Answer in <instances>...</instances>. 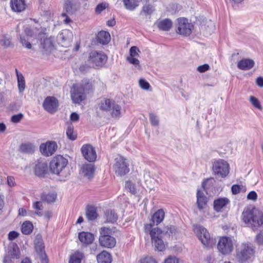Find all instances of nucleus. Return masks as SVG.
<instances>
[{"label": "nucleus", "mask_w": 263, "mask_h": 263, "mask_svg": "<svg viewBox=\"0 0 263 263\" xmlns=\"http://www.w3.org/2000/svg\"><path fill=\"white\" fill-rule=\"evenodd\" d=\"M24 32L27 36L37 37L38 39H40V36L45 35V34L43 33L37 27H26L24 30Z\"/></svg>", "instance_id": "nucleus-21"}, {"label": "nucleus", "mask_w": 263, "mask_h": 263, "mask_svg": "<svg viewBox=\"0 0 263 263\" xmlns=\"http://www.w3.org/2000/svg\"><path fill=\"white\" fill-rule=\"evenodd\" d=\"M217 249L223 255L231 253L233 250V244L232 239L229 237H222L218 241Z\"/></svg>", "instance_id": "nucleus-10"}, {"label": "nucleus", "mask_w": 263, "mask_h": 263, "mask_svg": "<svg viewBox=\"0 0 263 263\" xmlns=\"http://www.w3.org/2000/svg\"><path fill=\"white\" fill-rule=\"evenodd\" d=\"M18 87L20 92L24 91L25 89V81L22 74L18 76Z\"/></svg>", "instance_id": "nucleus-44"}, {"label": "nucleus", "mask_w": 263, "mask_h": 263, "mask_svg": "<svg viewBox=\"0 0 263 263\" xmlns=\"http://www.w3.org/2000/svg\"><path fill=\"white\" fill-rule=\"evenodd\" d=\"M241 187L239 185L234 184L231 187V191L233 194H237L240 193Z\"/></svg>", "instance_id": "nucleus-56"}, {"label": "nucleus", "mask_w": 263, "mask_h": 263, "mask_svg": "<svg viewBox=\"0 0 263 263\" xmlns=\"http://www.w3.org/2000/svg\"><path fill=\"white\" fill-rule=\"evenodd\" d=\"M139 84L140 87L144 90H148L150 87L149 83L144 79H140Z\"/></svg>", "instance_id": "nucleus-51"}, {"label": "nucleus", "mask_w": 263, "mask_h": 263, "mask_svg": "<svg viewBox=\"0 0 263 263\" xmlns=\"http://www.w3.org/2000/svg\"><path fill=\"white\" fill-rule=\"evenodd\" d=\"M105 218L107 222L114 223L118 219V215L114 210H108L105 213Z\"/></svg>", "instance_id": "nucleus-36"}, {"label": "nucleus", "mask_w": 263, "mask_h": 263, "mask_svg": "<svg viewBox=\"0 0 263 263\" xmlns=\"http://www.w3.org/2000/svg\"><path fill=\"white\" fill-rule=\"evenodd\" d=\"M95 167L92 164H84L82 168V173L84 176L88 178H90L93 177Z\"/></svg>", "instance_id": "nucleus-27"}, {"label": "nucleus", "mask_w": 263, "mask_h": 263, "mask_svg": "<svg viewBox=\"0 0 263 263\" xmlns=\"http://www.w3.org/2000/svg\"><path fill=\"white\" fill-rule=\"evenodd\" d=\"M152 243L153 247L155 248V250L158 251H163L165 249V245L162 239V238L152 239Z\"/></svg>", "instance_id": "nucleus-35"}, {"label": "nucleus", "mask_w": 263, "mask_h": 263, "mask_svg": "<svg viewBox=\"0 0 263 263\" xmlns=\"http://www.w3.org/2000/svg\"><path fill=\"white\" fill-rule=\"evenodd\" d=\"M165 216V213L163 209H159L156 211L153 215L151 219V222L152 226L154 224L158 225L161 223L164 219Z\"/></svg>", "instance_id": "nucleus-26"}, {"label": "nucleus", "mask_w": 263, "mask_h": 263, "mask_svg": "<svg viewBox=\"0 0 263 263\" xmlns=\"http://www.w3.org/2000/svg\"><path fill=\"white\" fill-rule=\"evenodd\" d=\"M152 223L146 224L144 226L145 231L146 233H149L151 237V240L160 238H161L163 234V231L158 227L152 229Z\"/></svg>", "instance_id": "nucleus-18"}, {"label": "nucleus", "mask_w": 263, "mask_h": 263, "mask_svg": "<svg viewBox=\"0 0 263 263\" xmlns=\"http://www.w3.org/2000/svg\"><path fill=\"white\" fill-rule=\"evenodd\" d=\"M112 231L107 227H102L100 230L99 243L102 247L112 248L116 244L115 238L111 236Z\"/></svg>", "instance_id": "nucleus-2"}, {"label": "nucleus", "mask_w": 263, "mask_h": 263, "mask_svg": "<svg viewBox=\"0 0 263 263\" xmlns=\"http://www.w3.org/2000/svg\"><path fill=\"white\" fill-rule=\"evenodd\" d=\"M70 118L71 121L77 122L79 120V115L77 113L74 112L71 113Z\"/></svg>", "instance_id": "nucleus-61"}, {"label": "nucleus", "mask_w": 263, "mask_h": 263, "mask_svg": "<svg viewBox=\"0 0 263 263\" xmlns=\"http://www.w3.org/2000/svg\"><path fill=\"white\" fill-rule=\"evenodd\" d=\"M41 206H42V203H41V202L40 201H36L34 203L33 205V207L34 209H36V210H41Z\"/></svg>", "instance_id": "nucleus-64"}, {"label": "nucleus", "mask_w": 263, "mask_h": 263, "mask_svg": "<svg viewBox=\"0 0 263 263\" xmlns=\"http://www.w3.org/2000/svg\"><path fill=\"white\" fill-rule=\"evenodd\" d=\"M163 234L168 235L169 237L175 235L177 230L175 226L170 225L165 227L163 230Z\"/></svg>", "instance_id": "nucleus-41"}, {"label": "nucleus", "mask_w": 263, "mask_h": 263, "mask_svg": "<svg viewBox=\"0 0 263 263\" xmlns=\"http://www.w3.org/2000/svg\"><path fill=\"white\" fill-rule=\"evenodd\" d=\"M149 120L153 126H157L159 125V121L158 118L154 114H149Z\"/></svg>", "instance_id": "nucleus-50"}, {"label": "nucleus", "mask_w": 263, "mask_h": 263, "mask_svg": "<svg viewBox=\"0 0 263 263\" xmlns=\"http://www.w3.org/2000/svg\"><path fill=\"white\" fill-rule=\"evenodd\" d=\"M126 60L131 64L134 65L136 67H137L138 69H141V66L140 65V62L136 57H127Z\"/></svg>", "instance_id": "nucleus-45"}, {"label": "nucleus", "mask_w": 263, "mask_h": 263, "mask_svg": "<svg viewBox=\"0 0 263 263\" xmlns=\"http://www.w3.org/2000/svg\"><path fill=\"white\" fill-rule=\"evenodd\" d=\"M172 22L169 18H165L157 23L159 29L163 31H168L172 27Z\"/></svg>", "instance_id": "nucleus-30"}, {"label": "nucleus", "mask_w": 263, "mask_h": 263, "mask_svg": "<svg viewBox=\"0 0 263 263\" xmlns=\"http://www.w3.org/2000/svg\"><path fill=\"white\" fill-rule=\"evenodd\" d=\"M247 198L249 200L255 201L257 198V195L255 191H251L248 194Z\"/></svg>", "instance_id": "nucleus-58"}, {"label": "nucleus", "mask_w": 263, "mask_h": 263, "mask_svg": "<svg viewBox=\"0 0 263 263\" xmlns=\"http://www.w3.org/2000/svg\"><path fill=\"white\" fill-rule=\"evenodd\" d=\"M125 187L127 190L133 194H135L136 193V189L135 185L130 181H127L125 182Z\"/></svg>", "instance_id": "nucleus-47"}, {"label": "nucleus", "mask_w": 263, "mask_h": 263, "mask_svg": "<svg viewBox=\"0 0 263 263\" xmlns=\"http://www.w3.org/2000/svg\"><path fill=\"white\" fill-rule=\"evenodd\" d=\"M215 180L213 178L204 179L202 183V187L204 190L210 188L214 185Z\"/></svg>", "instance_id": "nucleus-42"}, {"label": "nucleus", "mask_w": 263, "mask_h": 263, "mask_svg": "<svg viewBox=\"0 0 263 263\" xmlns=\"http://www.w3.org/2000/svg\"><path fill=\"white\" fill-rule=\"evenodd\" d=\"M140 52V51L137 47L132 46L129 49V55L128 57L137 58L139 56V53Z\"/></svg>", "instance_id": "nucleus-49"}, {"label": "nucleus", "mask_w": 263, "mask_h": 263, "mask_svg": "<svg viewBox=\"0 0 263 263\" xmlns=\"http://www.w3.org/2000/svg\"><path fill=\"white\" fill-rule=\"evenodd\" d=\"M107 60V57L103 52L93 51L90 53L89 60L97 66L104 65Z\"/></svg>", "instance_id": "nucleus-13"}, {"label": "nucleus", "mask_w": 263, "mask_h": 263, "mask_svg": "<svg viewBox=\"0 0 263 263\" xmlns=\"http://www.w3.org/2000/svg\"><path fill=\"white\" fill-rule=\"evenodd\" d=\"M242 216L243 221L252 227H259L263 224V213L256 208L245 209Z\"/></svg>", "instance_id": "nucleus-1"}, {"label": "nucleus", "mask_w": 263, "mask_h": 263, "mask_svg": "<svg viewBox=\"0 0 263 263\" xmlns=\"http://www.w3.org/2000/svg\"><path fill=\"white\" fill-rule=\"evenodd\" d=\"M57 198V194L53 193L48 194L43 193L41 196L42 201L47 203H52L55 201Z\"/></svg>", "instance_id": "nucleus-37"}, {"label": "nucleus", "mask_w": 263, "mask_h": 263, "mask_svg": "<svg viewBox=\"0 0 263 263\" xmlns=\"http://www.w3.org/2000/svg\"><path fill=\"white\" fill-rule=\"evenodd\" d=\"M20 42L22 45L25 47L27 49H31L32 47V45L31 43L27 41L24 37L21 36L20 37Z\"/></svg>", "instance_id": "nucleus-54"}, {"label": "nucleus", "mask_w": 263, "mask_h": 263, "mask_svg": "<svg viewBox=\"0 0 263 263\" xmlns=\"http://www.w3.org/2000/svg\"><path fill=\"white\" fill-rule=\"evenodd\" d=\"M125 8L130 10H134L138 6L137 0H123Z\"/></svg>", "instance_id": "nucleus-40"}, {"label": "nucleus", "mask_w": 263, "mask_h": 263, "mask_svg": "<svg viewBox=\"0 0 263 263\" xmlns=\"http://www.w3.org/2000/svg\"><path fill=\"white\" fill-rule=\"evenodd\" d=\"M230 200L226 197L218 198L214 201V209L216 212H220L222 209L230 203Z\"/></svg>", "instance_id": "nucleus-20"}, {"label": "nucleus", "mask_w": 263, "mask_h": 263, "mask_svg": "<svg viewBox=\"0 0 263 263\" xmlns=\"http://www.w3.org/2000/svg\"><path fill=\"white\" fill-rule=\"evenodd\" d=\"M99 106L103 111L112 110L111 116L114 118H119L120 116L121 107L112 100L104 99L101 101Z\"/></svg>", "instance_id": "nucleus-5"}, {"label": "nucleus", "mask_w": 263, "mask_h": 263, "mask_svg": "<svg viewBox=\"0 0 263 263\" xmlns=\"http://www.w3.org/2000/svg\"><path fill=\"white\" fill-rule=\"evenodd\" d=\"M254 254V251L251 244L243 243L238 250L236 258L239 262L243 263L250 259L253 256Z\"/></svg>", "instance_id": "nucleus-6"}, {"label": "nucleus", "mask_w": 263, "mask_h": 263, "mask_svg": "<svg viewBox=\"0 0 263 263\" xmlns=\"http://www.w3.org/2000/svg\"><path fill=\"white\" fill-rule=\"evenodd\" d=\"M84 258V254L80 251H76L70 255L69 263H81Z\"/></svg>", "instance_id": "nucleus-31"}, {"label": "nucleus", "mask_w": 263, "mask_h": 263, "mask_svg": "<svg viewBox=\"0 0 263 263\" xmlns=\"http://www.w3.org/2000/svg\"><path fill=\"white\" fill-rule=\"evenodd\" d=\"M106 8V4L104 3H101L97 5L96 8V11L98 13H100L103 10Z\"/></svg>", "instance_id": "nucleus-60"}, {"label": "nucleus", "mask_w": 263, "mask_h": 263, "mask_svg": "<svg viewBox=\"0 0 263 263\" xmlns=\"http://www.w3.org/2000/svg\"><path fill=\"white\" fill-rule=\"evenodd\" d=\"M141 263H158L156 260L152 256H146L141 260Z\"/></svg>", "instance_id": "nucleus-53"}, {"label": "nucleus", "mask_w": 263, "mask_h": 263, "mask_svg": "<svg viewBox=\"0 0 263 263\" xmlns=\"http://www.w3.org/2000/svg\"><path fill=\"white\" fill-rule=\"evenodd\" d=\"M250 101L255 108L259 110L262 109V107L260 105V103L259 100L253 96H251L250 97Z\"/></svg>", "instance_id": "nucleus-48"}, {"label": "nucleus", "mask_w": 263, "mask_h": 263, "mask_svg": "<svg viewBox=\"0 0 263 263\" xmlns=\"http://www.w3.org/2000/svg\"><path fill=\"white\" fill-rule=\"evenodd\" d=\"M10 6L14 12H22L26 8L25 0H11Z\"/></svg>", "instance_id": "nucleus-23"}, {"label": "nucleus", "mask_w": 263, "mask_h": 263, "mask_svg": "<svg viewBox=\"0 0 263 263\" xmlns=\"http://www.w3.org/2000/svg\"><path fill=\"white\" fill-rule=\"evenodd\" d=\"M253 60L249 59H245L240 60L237 63V67L241 70H248L254 66Z\"/></svg>", "instance_id": "nucleus-25"}, {"label": "nucleus", "mask_w": 263, "mask_h": 263, "mask_svg": "<svg viewBox=\"0 0 263 263\" xmlns=\"http://www.w3.org/2000/svg\"><path fill=\"white\" fill-rule=\"evenodd\" d=\"M33 229V225L31 222L29 221L24 222L22 226V232L25 235L30 234Z\"/></svg>", "instance_id": "nucleus-38"}, {"label": "nucleus", "mask_w": 263, "mask_h": 263, "mask_svg": "<svg viewBox=\"0 0 263 263\" xmlns=\"http://www.w3.org/2000/svg\"><path fill=\"white\" fill-rule=\"evenodd\" d=\"M98 42L103 45L107 44L110 41V35L108 32L101 31L97 36Z\"/></svg>", "instance_id": "nucleus-28"}, {"label": "nucleus", "mask_w": 263, "mask_h": 263, "mask_svg": "<svg viewBox=\"0 0 263 263\" xmlns=\"http://www.w3.org/2000/svg\"><path fill=\"white\" fill-rule=\"evenodd\" d=\"M68 160L63 156L58 155L50 162L49 168L52 174L59 175L66 167Z\"/></svg>", "instance_id": "nucleus-3"}, {"label": "nucleus", "mask_w": 263, "mask_h": 263, "mask_svg": "<svg viewBox=\"0 0 263 263\" xmlns=\"http://www.w3.org/2000/svg\"><path fill=\"white\" fill-rule=\"evenodd\" d=\"M35 249L42 263H48L47 255L44 250V245L43 240L40 238L35 240Z\"/></svg>", "instance_id": "nucleus-16"}, {"label": "nucleus", "mask_w": 263, "mask_h": 263, "mask_svg": "<svg viewBox=\"0 0 263 263\" xmlns=\"http://www.w3.org/2000/svg\"><path fill=\"white\" fill-rule=\"evenodd\" d=\"M42 35L40 36L41 45L42 47L45 50H51L53 47V43L50 38L45 37Z\"/></svg>", "instance_id": "nucleus-33"}, {"label": "nucleus", "mask_w": 263, "mask_h": 263, "mask_svg": "<svg viewBox=\"0 0 263 263\" xmlns=\"http://www.w3.org/2000/svg\"><path fill=\"white\" fill-rule=\"evenodd\" d=\"M256 240L259 245H263V233H260L256 236Z\"/></svg>", "instance_id": "nucleus-62"}, {"label": "nucleus", "mask_w": 263, "mask_h": 263, "mask_svg": "<svg viewBox=\"0 0 263 263\" xmlns=\"http://www.w3.org/2000/svg\"><path fill=\"white\" fill-rule=\"evenodd\" d=\"M164 263H179V259L176 257L170 256L165 260Z\"/></svg>", "instance_id": "nucleus-59"}, {"label": "nucleus", "mask_w": 263, "mask_h": 263, "mask_svg": "<svg viewBox=\"0 0 263 263\" xmlns=\"http://www.w3.org/2000/svg\"><path fill=\"white\" fill-rule=\"evenodd\" d=\"M98 263H111V256L107 251H103L97 256Z\"/></svg>", "instance_id": "nucleus-29"}, {"label": "nucleus", "mask_w": 263, "mask_h": 263, "mask_svg": "<svg viewBox=\"0 0 263 263\" xmlns=\"http://www.w3.org/2000/svg\"><path fill=\"white\" fill-rule=\"evenodd\" d=\"M212 170L215 175L224 178L229 173V165L224 160L218 159L213 163Z\"/></svg>", "instance_id": "nucleus-8"}, {"label": "nucleus", "mask_w": 263, "mask_h": 263, "mask_svg": "<svg viewBox=\"0 0 263 263\" xmlns=\"http://www.w3.org/2000/svg\"><path fill=\"white\" fill-rule=\"evenodd\" d=\"M210 69V66L207 64H204L202 65H200L197 67V70L201 72H204Z\"/></svg>", "instance_id": "nucleus-55"}, {"label": "nucleus", "mask_w": 263, "mask_h": 263, "mask_svg": "<svg viewBox=\"0 0 263 263\" xmlns=\"http://www.w3.org/2000/svg\"><path fill=\"white\" fill-rule=\"evenodd\" d=\"M78 236L80 241L84 245L90 244L94 240L93 235L89 232H81Z\"/></svg>", "instance_id": "nucleus-24"}, {"label": "nucleus", "mask_w": 263, "mask_h": 263, "mask_svg": "<svg viewBox=\"0 0 263 263\" xmlns=\"http://www.w3.org/2000/svg\"><path fill=\"white\" fill-rule=\"evenodd\" d=\"M177 33L183 36H188L191 34L194 26L192 23L188 22L187 19L180 17L177 19Z\"/></svg>", "instance_id": "nucleus-9"}, {"label": "nucleus", "mask_w": 263, "mask_h": 263, "mask_svg": "<svg viewBox=\"0 0 263 263\" xmlns=\"http://www.w3.org/2000/svg\"><path fill=\"white\" fill-rule=\"evenodd\" d=\"M66 135L71 140H74L77 137V133L74 131V127L72 124H69L66 129Z\"/></svg>", "instance_id": "nucleus-39"}, {"label": "nucleus", "mask_w": 263, "mask_h": 263, "mask_svg": "<svg viewBox=\"0 0 263 263\" xmlns=\"http://www.w3.org/2000/svg\"><path fill=\"white\" fill-rule=\"evenodd\" d=\"M0 44L5 48L10 47L11 45V39L9 36L3 35L0 39Z\"/></svg>", "instance_id": "nucleus-43"}, {"label": "nucleus", "mask_w": 263, "mask_h": 263, "mask_svg": "<svg viewBox=\"0 0 263 263\" xmlns=\"http://www.w3.org/2000/svg\"><path fill=\"white\" fill-rule=\"evenodd\" d=\"M81 152L84 158L89 162H94L97 158L96 151L90 144L83 145Z\"/></svg>", "instance_id": "nucleus-15"}, {"label": "nucleus", "mask_w": 263, "mask_h": 263, "mask_svg": "<svg viewBox=\"0 0 263 263\" xmlns=\"http://www.w3.org/2000/svg\"><path fill=\"white\" fill-rule=\"evenodd\" d=\"M256 83L258 86H259L260 87H263V78L262 77L257 78L256 80Z\"/></svg>", "instance_id": "nucleus-63"}, {"label": "nucleus", "mask_w": 263, "mask_h": 263, "mask_svg": "<svg viewBox=\"0 0 263 263\" xmlns=\"http://www.w3.org/2000/svg\"><path fill=\"white\" fill-rule=\"evenodd\" d=\"M86 216L88 220H94L98 216L96 208L93 206H88L86 211Z\"/></svg>", "instance_id": "nucleus-34"}, {"label": "nucleus", "mask_w": 263, "mask_h": 263, "mask_svg": "<svg viewBox=\"0 0 263 263\" xmlns=\"http://www.w3.org/2000/svg\"><path fill=\"white\" fill-rule=\"evenodd\" d=\"M153 11V7L151 5H146L143 7L141 14L144 13L145 15H151Z\"/></svg>", "instance_id": "nucleus-46"}, {"label": "nucleus", "mask_w": 263, "mask_h": 263, "mask_svg": "<svg viewBox=\"0 0 263 263\" xmlns=\"http://www.w3.org/2000/svg\"><path fill=\"white\" fill-rule=\"evenodd\" d=\"M44 109L50 114H54L59 107V101L54 97H47L43 103Z\"/></svg>", "instance_id": "nucleus-12"}, {"label": "nucleus", "mask_w": 263, "mask_h": 263, "mask_svg": "<svg viewBox=\"0 0 263 263\" xmlns=\"http://www.w3.org/2000/svg\"><path fill=\"white\" fill-rule=\"evenodd\" d=\"M194 231L204 246H212L213 240L211 238L210 233L205 228L201 226L196 225L194 226Z\"/></svg>", "instance_id": "nucleus-7"}, {"label": "nucleus", "mask_w": 263, "mask_h": 263, "mask_svg": "<svg viewBox=\"0 0 263 263\" xmlns=\"http://www.w3.org/2000/svg\"><path fill=\"white\" fill-rule=\"evenodd\" d=\"M58 145L55 141H49L45 143H42L40 146L41 153L45 156H50L57 151Z\"/></svg>", "instance_id": "nucleus-14"}, {"label": "nucleus", "mask_w": 263, "mask_h": 263, "mask_svg": "<svg viewBox=\"0 0 263 263\" xmlns=\"http://www.w3.org/2000/svg\"><path fill=\"white\" fill-rule=\"evenodd\" d=\"M19 235V233L16 231H12L9 233L8 234V239L10 240H13L15 238H16Z\"/></svg>", "instance_id": "nucleus-57"}, {"label": "nucleus", "mask_w": 263, "mask_h": 263, "mask_svg": "<svg viewBox=\"0 0 263 263\" xmlns=\"http://www.w3.org/2000/svg\"><path fill=\"white\" fill-rule=\"evenodd\" d=\"M196 196V204L198 209L199 210H202L205 209L208 202V198L200 190L197 191Z\"/></svg>", "instance_id": "nucleus-19"}, {"label": "nucleus", "mask_w": 263, "mask_h": 263, "mask_svg": "<svg viewBox=\"0 0 263 263\" xmlns=\"http://www.w3.org/2000/svg\"><path fill=\"white\" fill-rule=\"evenodd\" d=\"M87 91L86 88L83 85L80 86L73 85V89L71 91V97L74 103H79L85 99V94Z\"/></svg>", "instance_id": "nucleus-11"}, {"label": "nucleus", "mask_w": 263, "mask_h": 263, "mask_svg": "<svg viewBox=\"0 0 263 263\" xmlns=\"http://www.w3.org/2000/svg\"><path fill=\"white\" fill-rule=\"evenodd\" d=\"M34 171L36 176L44 177L48 172L47 163L43 160H39L35 165Z\"/></svg>", "instance_id": "nucleus-17"}, {"label": "nucleus", "mask_w": 263, "mask_h": 263, "mask_svg": "<svg viewBox=\"0 0 263 263\" xmlns=\"http://www.w3.org/2000/svg\"><path fill=\"white\" fill-rule=\"evenodd\" d=\"M23 115L20 113L12 116L11 120L13 123H18L23 119Z\"/></svg>", "instance_id": "nucleus-52"}, {"label": "nucleus", "mask_w": 263, "mask_h": 263, "mask_svg": "<svg viewBox=\"0 0 263 263\" xmlns=\"http://www.w3.org/2000/svg\"><path fill=\"white\" fill-rule=\"evenodd\" d=\"M34 151V146L31 143H24L21 144L19 151L23 153H32Z\"/></svg>", "instance_id": "nucleus-32"}, {"label": "nucleus", "mask_w": 263, "mask_h": 263, "mask_svg": "<svg viewBox=\"0 0 263 263\" xmlns=\"http://www.w3.org/2000/svg\"><path fill=\"white\" fill-rule=\"evenodd\" d=\"M113 170L117 176H123L129 172V165L126 159L118 155L115 159Z\"/></svg>", "instance_id": "nucleus-4"}, {"label": "nucleus", "mask_w": 263, "mask_h": 263, "mask_svg": "<svg viewBox=\"0 0 263 263\" xmlns=\"http://www.w3.org/2000/svg\"><path fill=\"white\" fill-rule=\"evenodd\" d=\"M59 37L62 40L63 46H67L70 44L73 39V34L69 30H64L60 34Z\"/></svg>", "instance_id": "nucleus-22"}]
</instances>
